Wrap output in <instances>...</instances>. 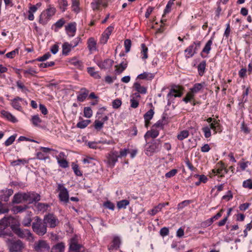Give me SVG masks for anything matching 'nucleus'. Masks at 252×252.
Segmentation results:
<instances>
[{
  "label": "nucleus",
  "mask_w": 252,
  "mask_h": 252,
  "mask_svg": "<svg viewBox=\"0 0 252 252\" xmlns=\"http://www.w3.org/2000/svg\"><path fill=\"white\" fill-rule=\"evenodd\" d=\"M211 129L213 130V134H216L217 133H220L222 131L223 126L220 124V120H217L202 128V131L205 138H208L211 136Z\"/></svg>",
  "instance_id": "obj_1"
},
{
  "label": "nucleus",
  "mask_w": 252,
  "mask_h": 252,
  "mask_svg": "<svg viewBox=\"0 0 252 252\" xmlns=\"http://www.w3.org/2000/svg\"><path fill=\"white\" fill-rule=\"evenodd\" d=\"M32 229L38 236H43L47 232V225L43 220L36 217L34 221L32 224Z\"/></svg>",
  "instance_id": "obj_2"
},
{
  "label": "nucleus",
  "mask_w": 252,
  "mask_h": 252,
  "mask_svg": "<svg viewBox=\"0 0 252 252\" xmlns=\"http://www.w3.org/2000/svg\"><path fill=\"white\" fill-rule=\"evenodd\" d=\"M184 88L179 85H173L171 87L167 95V105H170L174 100V97H180L183 94Z\"/></svg>",
  "instance_id": "obj_3"
},
{
  "label": "nucleus",
  "mask_w": 252,
  "mask_h": 252,
  "mask_svg": "<svg viewBox=\"0 0 252 252\" xmlns=\"http://www.w3.org/2000/svg\"><path fill=\"white\" fill-rule=\"evenodd\" d=\"M10 228L13 232L21 238H25L27 240H31L33 238L32 234L27 229H22L19 224H11Z\"/></svg>",
  "instance_id": "obj_4"
},
{
  "label": "nucleus",
  "mask_w": 252,
  "mask_h": 252,
  "mask_svg": "<svg viewBox=\"0 0 252 252\" xmlns=\"http://www.w3.org/2000/svg\"><path fill=\"white\" fill-rule=\"evenodd\" d=\"M11 217H4L0 220V237L5 236H11L12 233L10 230L7 231V228L10 226V219Z\"/></svg>",
  "instance_id": "obj_5"
},
{
  "label": "nucleus",
  "mask_w": 252,
  "mask_h": 252,
  "mask_svg": "<svg viewBox=\"0 0 252 252\" xmlns=\"http://www.w3.org/2000/svg\"><path fill=\"white\" fill-rule=\"evenodd\" d=\"M201 42L196 41L190 44L185 50V56L186 59L192 57L197 53V50L200 48Z\"/></svg>",
  "instance_id": "obj_6"
},
{
  "label": "nucleus",
  "mask_w": 252,
  "mask_h": 252,
  "mask_svg": "<svg viewBox=\"0 0 252 252\" xmlns=\"http://www.w3.org/2000/svg\"><path fill=\"white\" fill-rule=\"evenodd\" d=\"M57 190L59 191V198L61 201L67 203L69 201V193L63 184H57Z\"/></svg>",
  "instance_id": "obj_7"
},
{
  "label": "nucleus",
  "mask_w": 252,
  "mask_h": 252,
  "mask_svg": "<svg viewBox=\"0 0 252 252\" xmlns=\"http://www.w3.org/2000/svg\"><path fill=\"white\" fill-rule=\"evenodd\" d=\"M43 220L47 226L48 224L49 226L52 228L56 227L59 223L57 217L52 213L45 215Z\"/></svg>",
  "instance_id": "obj_8"
},
{
  "label": "nucleus",
  "mask_w": 252,
  "mask_h": 252,
  "mask_svg": "<svg viewBox=\"0 0 252 252\" xmlns=\"http://www.w3.org/2000/svg\"><path fill=\"white\" fill-rule=\"evenodd\" d=\"M24 248V243L20 240L11 241L8 244L10 252H22Z\"/></svg>",
  "instance_id": "obj_9"
},
{
  "label": "nucleus",
  "mask_w": 252,
  "mask_h": 252,
  "mask_svg": "<svg viewBox=\"0 0 252 252\" xmlns=\"http://www.w3.org/2000/svg\"><path fill=\"white\" fill-rule=\"evenodd\" d=\"M224 169V163L220 161L216 164L215 168L211 170L212 173H210V178H212L216 175H218L220 178L224 177V174H223Z\"/></svg>",
  "instance_id": "obj_10"
},
{
  "label": "nucleus",
  "mask_w": 252,
  "mask_h": 252,
  "mask_svg": "<svg viewBox=\"0 0 252 252\" xmlns=\"http://www.w3.org/2000/svg\"><path fill=\"white\" fill-rule=\"evenodd\" d=\"M34 250L36 252H47L50 249V246L46 241L40 240L34 243Z\"/></svg>",
  "instance_id": "obj_11"
},
{
  "label": "nucleus",
  "mask_w": 252,
  "mask_h": 252,
  "mask_svg": "<svg viewBox=\"0 0 252 252\" xmlns=\"http://www.w3.org/2000/svg\"><path fill=\"white\" fill-rule=\"evenodd\" d=\"M107 163L111 167H114L116 163L118 161V152L112 151L107 154L106 156Z\"/></svg>",
  "instance_id": "obj_12"
},
{
  "label": "nucleus",
  "mask_w": 252,
  "mask_h": 252,
  "mask_svg": "<svg viewBox=\"0 0 252 252\" xmlns=\"http://www.w3.org/2000/svg\"><path fill=\"white\" fill-rule=\"evenodd\" d=\"M214 38V36H212L210 39L206 43L205 46L203 48L200 53V56L202 58H206L207 57V55L210 53L211 50V46L213 44Z\"/></svg>",
  "instance_id": "obj_13"
},
{
  "label": "nucleus",
  "mask_w": 252,
  "mask_h": 252,
  "mask_svg": "<svg viewBox=\"0 0 252 252\" xmlns=\"http://www.w3.org/2000/svg\"><path fill=\"white\" fill-rule=\"evenodd\" d=\"M97 65L101 69H108L112 67L114 61L109 59H107L104 61H97L96 63Z\"/></svg>",
  "instance_id": "obj_14"
},
{
  "label": "nucleus",
  "mask_w": 252,
  "mask_h": 252,
  "mask_svg": "<svg viewBox=\"0 0 252 252\" xmlns=\"http://www.w3.org/2000/svg\"><path fill=\"white\" fill-rule=\"evenodd\" d=\"M24 100L21 97L19 96H16L14 99L11 100V105L13 108L16 110H17L19 111L23 112V108L20 103V101H22Z\"/></svg>",
  "instance_id": "obj_15"
},
{
  "label": "nucleus",
  "mask_w": 252,
  "mask_h": 252,
  "mask_svg": "<svg viewBox=\"0 0 252 252\" xmlns=\"http://www.w3.org/2000/svg\"><path fill=\"white\" fill-rule=\"evenodd\" d=\"M66 33L69 36H74L76 32V24L75 22L70 23L65 27Z\"/></svg>",
  "instance_id": "obj_16"
},
{
  "label": "nucleus",
  "mask_w": 252,
  "mask_h": 252,
  "mask_svg": "<svg viewBox=\"0 0 252 252\" xmlns=\"http://www.w3.org/2000/svg\"><path fill=\"white\" fill-rule=\"evenodd\" d=\"M205 86V82H202L201 83H195L193 86L189 89V90L191 93L194 94H197L198 93L202 92Z\"/></svg>",
  "instance_id": "obj_17"
},
{
  "label": "nucleus",
  "mask_w": 252,
  "mask_h": 252,
  "mask_svg": "<svg viewBox=\"0 0 252 252\" xmlns=\"http://www.w3.org/2000/svg\"><path fill=\"white\" fill-rule=\"evenodd\" d=\"M26 199H27V195L26 194V193H18L14 195L12 199V203L19 204L21 203L23 201H26Z\"/></svg>",
  "instance_id": "obj_18"
},
{
  "label": "nucleus",
  "mask_w": 252,
  "mask_h": 252,
  "mask_svg": "<svg viewBox=\"0 0 252 252\" xmlns=\"http://www.w3.org/2000/svg\"><path fill=\"white\" fill-rule=\"evenodd\" d=\"M128 62L125 59H123L122 62L119 64L115 66V72L116 74H120L127 67Z\"/></svg>",
  "instance_id": "obj_19"
},
{
  "label": "nucleus",
  "mask_w": 252,
  "mask_h": 252,
  "mask_svg": "<svg viewBox=\"0 0 252 252\" xmlns=\"http://www.w3.org/2000/svg\"><path fill=\"white\" fill-rule=\"evenodd\" d=\"M89 91L85 88H82L78 93L77 99L80 102H83L88 96Z\"/></svg>",
  "instance_id": "obj_20"
},
{
  "label": "nucleus",
  "mask_w": 252,
  "mask_h": 252,
  "mask_svg": "<svg viewBox=\"0 0 252 252\" xmlns=\"http://www.w3.org/2000/svg\"><path fill=\"white\" fill-rule=\"evenodd\" d=\"M87 47L90 53L97 50L96 41L94 37H90L88 39Z\"/></svg>",
  "instance_id": "obj_21"
},
{
  "label": "nucleus",
  "mask_w": 252,
  "mask_h": 252,
  "mask_svg": "<svg viewBox=\"0 0 252 252\" xmlns=\"http://www.w3.org/2000/svg\"><path fill=\"white\" fill-rule=\"evenodd\" d=\"M121 243L120 238L115 236L113 237L111 245L109 246V250H117L119 248Z\"/></svg>",
  "instance_id": "obj_22"
},
{
  "label": "nucleus",
  "mask_w": 252,
  "mask_h": 252,
  "mask_svg": "<svg viewBox=\"0 0 252 252\" xmlns=\"http://www.w3.org/2000/svg\"><path fill=\"white\" fill-rule=\"evenodd\" d=\"M51 17L43 10L39 17L38 22L42 26H45L50 20Z\"/></svg>",
  "instance_id": "obj_23"
},
{
  "label": "nucleus",
  "mask_w": 252,
  "mask_h": 252,
  "mask_svg": "<svg viewBox=\"0 0 252 252\" xmlns=\"http://www.w3.org/2000/svg\"><path fill=\"white\" fill-rule=\"evenodd\" d=\"M27 199L26 201L29 202V203L36 202L40 200V196L37 193H27Z\"/></svg>",
  "instance_id": "obj_24"
},
{
  "label": "nucleus",
  "mask_w": 252,
  "mask_h": 252,
  "mask_svg": "<svg viewBox=\"0 0 252 252\" xmlns=\"http://www.w3.org/2000/svg\"><path fill=\"white\" fill-rule=\"evenodd\" d=\"M65 23V19L63 18H61L52 26L51 29L55 32H58L60 29L63 27Z\"/></svg>",
  "instance_id": "obj_25"
},
{
  "label": "nucleus",
  "mask_w": 252,
  "mask_h": 252,
  "mask_svg": "<svg viewBox=\"0 0 252 252\" xmlns=\"http://www.w3.org/2000/svg\"><path fill=\"white\" fill-rule=\"evenodd\" d=\"M155 74L148 72H144L138 75L137 77V79L147 80H152L155 77Z\"/></svg>",
  "instance_id": "obj_26"
},
{
  "label": "nucleus",
  "mask_w": 252,
  "mask_h": 252,
  "mask_svg": "<svg viewBox=\"0 0 252 252\" xmlns=\"http://www.w3.org/2000/svg\"><path fill=\"white\" fill-rule=\"evenodd\" d=\"M1 114L6 119L10 122L15 123L18 122L17 119L13 115H12L10 112L5 111V110H2L1 111Z\"/></svg>",
  "instance_id": "obj_27"
},
{
  "label": "nucleus",
  "mask_w": 252,
  "mask_h": 252,
  "mask_svg": "<svg viewBox=\"0 0 252 252\" xmlns=\"http://www.w3.org/2000/svg\"><path fill=\"white\" fill-rule=\"evenodd\" d=\"M159 135V131L157 129H155L152 128L151 130L148 131L144 135V138L146 141L147 140V139L150 137L155 138L158 136Z\"/></svg>",
  "instance_id": "obj_28"
},
{
  "label": "nucleus",
  "mask_w": 252,
  "mask_h": 252,
  "mask_svg": "<svg viewBox=\"0 0 252 252\" xmlns=\"http://www.w3.org/2000/svg\"><path fill=\"white\" fill-rule=\"evenodd\" d=\"M189 135V132L188 130L184 129L181 130L178 133L177 138L178 140L182 141L185 139L187 138Z\"/></svg>",
  "instance_id": "obj_29"
},
{
  "label": "nucleus",
  "mask_w": 252,
  "mask_h": 252,
  "mask_svg": "<svg viewBox=\"0 0 252 252\" xmlns=\"http://www.w3.org/2000/svg\"><path fill=\"white\" fill-rule=\"evenodd\" d=\"M158 148V145L156 143H151L146 148V154L148 156H151L157 151Z\"/></svg>",
  "instance_id": "obj_30"
},
{
  "label": "nucleus",
  "mask_w": 252,
  "mask_h": 252,
  "mask_svg": "<svg viewBox=\"0 0 252 252\" xmlns=\"http://www.w3.org/2000/svg\"><path fill=\"white\" fill-rule=\"evenodd\" d=\"M27 208L28 206L27 205L15 206L11 209V211L13 214H17L24 212Z\"/></svg>",
  "instance_id": "obj_31"
},
{
  "label": "nucleus",
  "mask_w": 252,
  "mask_h": 252,
  "mask_svg": "<svg viewBox=\"0 0 252 252\" xmlns=\"http://www.w3.org/2000/svg\"><path fill=\"white\" fill-rule=\"evenodd\" d=\"M206 67V63L205 61H203L199 63L197 66V71L199 76H202L205 72Z\"/></svg>",
  "instance_id": "obj_32"
},
{
  "label": "nucleus",
  "mask_w": 252,
  "mask_h": 252,
  "mask_svg": "<svg viewBox=\"0 0 252 252\" xmlns=\"http://www.w3.org/2000/svg\"><path fill=\"white\" fill-rule=\"evenodd\" d=\"M64 248L63 243H59L52 247L51 252H64Z\"/></svg>",
  "instance_id": "obj_33"
},
{
  "label": "nucleus",
  "mask_w": 252,
  "mask_h": 252,
  "mask_svg": "<svg viewBox=\"0 0 252 252\" xmlns=\"http://www.w3.org/2000/svg\"><path fill=\"white\" fill-rule=\"evenodd\" d=\"M195 94L191 93L189 90V92L187 93L185 96L183 98V101L186 103H191L195 99Z\"/></svg>",
  "instance_id": "obj_34"
},
{
  "label": "nucleus",
  "mask_w": 252,
  "mask_h": 252,
  "mask_svg": "<svg viewBox=\"0 0 252 252\" xmlns=\"http://www.w3.org/2000/svg\"><path fill=\"white\" fill-rule=\"evenodd\" d=\"M73 48L68 42H64L62 45V54L63 55L67 56Z\"/></svg>",
  "instance_id": "obj_35"
},
{
  "label": "nucleus",
  "mask_w": 252,
  "mask_h": 252,
  "mask_svg": "<svg viewBox=\"0 0 252 252\" xmlns=\"http://www.w3.org/2000/svg\"><path fill=\"white\" fill-rule=\"evenodd\" d=\"M35 206L38 211L43 213L46 212L51 206L48 203H38Z\"/></svg>",
  "instance_id": "obj_36"
},
{
  "label": "nucleus",
  "mask_w": 252,
  "mask_h": 252,
  "mask_svg": "<svg viewBox=\"0 0 252 252\" xmlns=\"http://www.w3.org/2000/svg\"><path fill=\"white\" fill-rule=\"evenodd\" d=\"M141 58L143 60H145L148 58V48L144 43H142L141 45Z\"/></svg>",
  "instance_id": "obj_37"
},
{
  "label": "nucleus",
  "mask_w": 252,
  "mask_h": 252,
  "mask_svg": "<svg viewBox=\"0 0 252 252\" xmlns=\"http://www.w3.org/2000/svg\"><path fill=\"white\" fill-rule=\"evenodd\" d=\"M135 90L141 94H145L147 93V89L144 86H141L139 83L135 82L133 85Z\"/></svg>",
  "instance_id": "obj_38"
},
{
  "label": "nucleus",
  "mask_w": 252,
  "mask_h": 252,
  "mask_svg": "<svg viewBox=\"0 0 252 252\" xmlns=\"http://www.w3.org/2000/svg\"><path fill=\"white\" fill-rule=\"evenodd\" d=\"M88 73L93 77L95 79H100V76L99 75L97 71H95L94 67H89L87 68Z\"/></svg>",
  "instance_id": "obj_39"
},
{
  "label": "nucleus",
  "mask_w": 252,
  "mask_h": 252,
  "mask_svg": "<svg viewBox=\"0 0 252 252\" xmlns=\"http://www.w3.org/2000/svg\"><path fill=\"white\" fill-rule=\"evenodd\" d=\"M44 11L51 18L55 14L56 9L53 5L50 4L48 5L47 8Z\"/></svg>",
  "instance_id": "obj_40"
},
{
  "label": "nucleus",
  "mask_w": 252,
  "mask_h": 252,
  "mask_svg": "<svg viewBox=\"0 0 252 252\" xmlns=\"http://www.w3.org/2000/svg\"><path fill=\"white\" fill-rule=\"evenodd\" d=\"M72 5L71 7L72 11L74 12L78 13L80 12V1L79 0H71Z\"/></svg>",
  "instance_id": "obj_41"
},
{
  "label": "nucleus",
  "mask_w": 252,
  "mask_h": 252,
  "mask_svg": "<svg viewBox=\"0 0 252 252\" xmlns=\"http://www.w3.org/2000/svg\"><path fill=\"white\" fill-rule=\"evenodd\" d=\"M101 4H102V0H93L91 3V5L93 10H97L99 9Z\"/></svg>",
  "instance_id": "obj_42"
},
{
  "label": "nucleus",
  "mask_w": 252,
  "mask_h": 252,
  "mask_svg": "<svg viewBox=\"0 0 252 252\" xmlns=\"http://www.w3.org/2000/svg\"><path fill=\"white\" fill-rule=\"evenodd\" d=\"M80 248L81 246L79 244H77V243L76 242L74 239L71 240L69 246V249L71 251H77L80 250Z\"/></svg>",
  "instance_id": "obj_43"
},
{
  "label": "nucleus",
  "mask_w": 252,
  "mask_h": 252,
  "mask_svg": "<svg viewBox=\"0 0 252 252\" xmlns=\"http://www.w3.org/2000/svg\"><path fill=\"white\" fill-rule=\"evenodd\" d=\"M31 122L34 126H39V124L41 123L42 121L38 115H34L32 116Z\"/></svg>",
  "instance_id": "obj_44"
},
{
  "label": "nucleus",
  "mask_w": 252,
  "mask_h": 252,
  "mask_svg": "<svg viewBox=\"0 0 252 252\" xmlns=\"http://www.w3.org/2000/svg\"><path fill=\"white\" fill-rule=\"evenodd\" d=\"M32 219L30 214L27 215L22 220V224L26 227L30 226L31 225Z\"/></svg>",
  "instance_id": "obj_45"
},
{
  "label": "nucleus",
  "mask_w": 252,
  "mask_h": 252,
  "mask_svg": "<svg viewBox=\"0 0 252 252\" xmlns=\"http://www.w3.org/2000/svg\"><path fill=\"white\" fill-rule=\"evenodd\" d=\"M152 108L150 109L149 111H148L144 115V119L150 120H151L154 115V108L153 107L152 104H151Z\"/></svg>",
  "instance_id": "obj_46"
},
{
  "label": "nucleus",
  "mask_w": 252,
  "mask_h": 252,
  "mask_svg": "<svg viewBox=\"0 0 252 252\" xmlns=\"http://www.w3.org/2000/svg\"><path fill=\"white\" fill-rule=\"evenodd\" d=\"M129 204V201L126 199H124L117 202V206L118 209H125L126 206Z\"/></svg>",
  "instance_id": "obj_47"
},
{
  "label": "nucleus",
  "mask_w": 252,
  "mask_h": 252,
  "mask_svg": "<svg viewBox=\"0 0 252 252\" xmlns=\"http://www.w3.org/2000/svg\"><path fill=\"white\" fill-rule=\"evenodd\" d=\"M174 1L175 0H169L168 1L164 10L163 13L164 15H166L171 12V7L174 4Z\"/></svg>",
  "instance_id": "obj_48"
},
{
  "label": "nucleus",
  "mask_w": 252,
  "mask_h": 252,
  "mask_svg": "<svg viewBox=\"0 0 252 252\" xmlns=\"http://www.w3.org/2000/svg\"><path fill=\"white\" fill-rule=\"evenodd\" d=\"M28 163V161L25 159H18L11 162V165L15 166L21 164L25 165Z\"/></svg>",
  "instance_id": "obj_49"
},
{
  "label": "nucleus",
  "mask_w": 252,
  "mask_h": 252,
  "mask_svg": "<svg viewBox=\"0 0 252 252\" xmlns=\"http://www.w3.org/2000/svg\"><path fill=\"white\" fill-rule=\"evenodd\" d=\"M91 121L89 120H82L77 124V127L80 128H84L90 123Z\"/></svg>",
  "instance_id": "obj_50"
},
{
  "label": "nucleus",
  "mask_w": 252,
  "mask_h": 252,
  "mask_svg": "<svg viewBox=\"0 0 252 252\" xmlns=\"http://www.w3.org/2000/svg\"><path fill=\"white\" fill-rule=\"evenodd\" d=\"M23 72L25 77H29L28 75L34 76V74L37 73L36 71L33 68L30 67L27 70H23Z\"/></svg>",
  "instance_id": "obj_51"
},
{
  "label": "nucleus",
  "mask_w": 252,
  "mask_h": 252,
  "mask_svg": "<svg viewBox=\"0 0 252 252\" xmlns=\"http://www.w3.org/2000/svg\"><path fill=\"white\" fill-rule=\"evenodd\" d=\"M59 5L61 10L64 12L68 5V2L66 0H60L59 1Z\"/></svg>",
  "instance_id": "obj_52"
},
{
  "label": "nucleus",
  "mask_w": 252,
  "mask_h": 252,
  "mask_svg": "<svg viewBox=\"0 0 252 252\" xmlns=\"http://www.w3.org/2000/svg\"><path fill=\"white\" fill-rule=\"evenodd\" d=\"M59 166L62 168H65L68 166V163L65 159H60L59 157L57 158Z\"/></svg>",
  "instance_id": "obj_53"
},
{
  "label": "nucleus",
  "mask_w": 252,
  "mask_h": 252,
  "mask_svg": "<svg viewBox=\"0 0 252 252\" xmlns=\"http://www.w3.org/2000/svg\"><path fill=\"white\" fill-rule=\"evenodd\" d=\"M93 115V111L90 107H86L84 109V116L87 118H90Z\"/></svg>",
  "instance_id": "obj_54"
},
{
  "label": "nucleus",
  "mask_w": 252,
  "mask_h": 252,
  "mask_svg": "<svg viewBox=\"0 0 252 252\" xmlns=\"http://www.w3.org/2000/svg\"><path fill=\"white\" fill-rule=\"evenodd\" d=\"M163 208L162 205L159 204L158 205L155 206L153 209L150 211V214L152 216L155 215L157 213L160 211Z\"/></svg>",
  "instance_id": "obj_55"
},
{
  "label": "nucleus",
  "mask_w": 252,
  "mask_h": 252,
  "mask_svg": "<svg viewBox=\"0 0 252 252\" xmlns=\"http://www.w3.org/2000/svg\"><path fill=\"white\" fill-rule=\"evenodd\" d=\"M249 88L247 87L243 92V94L242 95V98L241 101L239 103V105H240L241 104H242V103L244 104L247 101V98H245L248 96V95L249 94Z\"/></svg>",
  "instance_id": "obj_56"
},
{
  "label": "nucleus",
  "mask_w": 252,
  "mask_h": 252,
  "mask_svg": "<svg viewBox=\"0 0 252 252\" xmlns=\"http://www.w3.org/2000/svg\"><path fill=\"white\" fill-rule=\"evenodd\" d=\"M18 53L19 49L16 48L15 50L7 53L5 56L8 58L13 59L16 56V55H18Z\"/></svg>",
  "instance_id": "obj_57"
},
{
  "label": "nucleus",
  "mask_w": 252,
  "mask_h": 252,
  "mask_svg": "<svg viewBox=\"0 0 252 252\" xmlns=\"http://www.w3.org/2000/svg\"><path fill=\"white\" fill-rule=\"evenodd\" d=\"M9 211L7 206L0 201V214L7 213Z\"/></svg>",
  "instance_id": "obj_58"
},
{
  "label": "nucleus",
  "mask_w": 252,
  "mask_h": 252,
  "mask_svg": "<svg viewBox=\"0 0 252 252\" xmlns=\"http://www.w3.org/2000/svg\"><path fill=\"white\" fill-rule=\"evenodd\" d=\"M87 146L89 148L93 149H96L98 148V144H99L98 142L96 141H88L86 143Z\"/></svg>",
  "instance_id": "obj_59"
},
{
  "label": "nucleus",
  "mask_w": 252,
  "mask_h": 252,
  "mask_svg": "<svg viewBox=\"0 0 252 252\" xmlns=\"http://www.w3.org/2000/svg\"><path fill=\"white\" fill-rule=\"evenodd\" d=\"M124 46L125 48V51L126 53H128L130 50L131 46V41L129 39H126L124 41Z\"/></svg>",
  "instance_id": "obj_60"
},
{
  "label": "nucleus",
  "mask_w": 252,
  "mask_h": 252,
  "mask_svg": "<svg viewBox=\"0 0 252 252\" xmlns=\"http://www.w3.org/2000/svg\"><path fill=\"white\" fill-rule=\"evenodd\" d=\"M16 137V135H13L10 136L5 142L4 145L6 147L11 145L15 141Z\"/></svg>",
  "instance_id": "obj_61"
},
{
  "label": "nucleus",
  "mask_w": 252,
  "mask_h": 252,
  "mask_svg": "<svg viewBox=\"0 0 252 252\" xmlns=\"http://www.w3.org/2000/svg\"><path fill=\"white\" fill-rule=\"evenodd\" d=\"M243 187L244 188L252 189V179H249L245 180L243 182Z\"/></svg>",
  "instance_id": "obj_62"
},
{
  "label": "nucleus",
  "mask_w": 252,
  "mask_h": 252,
  "mask_svg": "<svg viewBox=\"0 0 252 252\" xmlns=\"http://www.w3.org/2000/svg\"><path fill=\"white\" fill-rule=\"evenodd\" d=\"M178 173V170L176 169H173L171 170L170 171L167 172L165 174V177L166 178H170L176 175V174Z\"/></svg>",
  "instance_id": "obj_63"
},
{
  "label": "nucleus",
  "mask_w": 252,
  "mask_h": 252,
  "mask_svg": "<svg viewBox=\"0 0 252 252\" xmlns=\"http://www.w3.org/2000/svg\"><path fill=\"white\" fill-rule=\"evenodd\" d=\"M103 122L95 120L94 123V127L97 130H100L103 127Z\"/></svg>",
  "instance_id": "obj_64"
}]
</instances>
